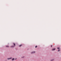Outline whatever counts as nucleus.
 Segmentation results:
<instances>
[{
    "mask_svg": "<svg viewBox=\"0 0 61 61\" xmlns=\"http://www.w3.org/2000/svg\"><path fill=\"white\" fill-rule=\"evenodd\" d=\"M22 46V45H20L19 46V47H21Z\"/></svg>",
    "mask_w": 61,
    "mask_h": 61,
    "instance_id": "0eeeda50",
    "label": "nucleus"
},
{
    "mask_svg": "<svg viewBox=\"0 0 61 61\" xmlns=\"http://www.w3.org/2000/svg\"><path fill=\"white\" fill-rule=\"evenodd\" d=\"M51 47H52V45H51Z\"/></svg>",
    "mask_w": 61,
    "mask_h": 61,
    "instance_id": "2eb2a0df",
    "label": "nucleus"
},
{
    "mask_svg": "<svg viewBox=\"0 0 61 61\" xmlns=\"http://www.w3.org/2000/svg\"><path fill=\"white\" fill-rule=\"evenodd\" d=\"M25 57V56H22L21 57V58H24Z\"/></svg>",
    "mask_w": 61,
    "mask_h": 61,
    "instance_id": "9d476101",
    "label": "nucleus"
},
{
    "mask_svg": "<svg viewBox=\"0 0 61 61\" xmlns=\"http://www.w3.org/2000/svg\"><path fill=\"white\" fill-rule=\"evenodd\" d=\"M54 59H52L50 60L51 61H54Z\"/></svg>",
    "mask_w": 61,
    "mask_h": 61,
    "instance_id": "423d86ee",
    "label": "nucleus"
},
{
    "mask_svg": "<svg viewBox=\"0 0 61 61\" xmlns=\"http://www.w3.org/2000/svg\"><path fill=\"white\" fill-rule=\"evenodd\" d=\"M7 60H11V59H12V57H11L10 58H7Z\"/></svg>",
    "mask_w": 61,
    "mask_h": 61,
    "instance_id": "f03ea898",
    "label": "nucleus"
},
{
    "mask_svg": "<svg viewBox=\"0 0 61 61\" xmlns=\"http://www.w3.org/2000/svg\"><path fill=\"white\" fill-rule=\"evenodd\" d=\"M60 51V50H59H59H58V52H59Z\"/></svg>",
    "mask_w": 61,
    "mask_h": 61,
    "instance_id": "f8f14e48",
    "label": "nucleus"
},
{
    "mask_svg": "<svg viewBox=\"0 0 61 61\" xmlns=\"http://www.w3.org/2000/svg\"><path fill=\"white\" fill-rule=\"evenodd\" d=\"M11 60L12 61H14V60H15V58H12V60Z\"/></svg>",
    "mask_w": 61,
    "mask_h": 61,
    "instance_id": "39448f33",
    "label": "nucleus"
},
{
    "mask_svg": "<svg viewBox=\"0 0 61 61\" xmlns=\"http://www.w3.org/2000/svg\"><path fill=\"white\" fill-rule=\"evenodd\" d=\"M15 47V46H11V47H12V48H14Z\"/></svg>",
    "mask_w": 61,
    "mask_h": 61,
    "instance_id": "7ed1b4c3",
    "label": "nucleus"
},
{
    "mask_svg": "<svg viewBox=\"0 0 61 61\" xmlns=\"http://www.w3.org/2000/svg\"><path fill=\"white\" fill-rule=\"evenodd\" d=\"M56 50V49L55 48H54V49H52V51H54Z\"/></svg>",
    "mask_w": 61,
    "mask_h": 61,
    "instance_id": "20e7f679",
    "label": "nucleus"
},
{
    "mask_svg": "<svg viewBox=\"0 0 61 61\" xmlns=\"http://www.w3.org/2000/svg\"><path fill=\"white\" fill-rule=\"evenodd\" d=\"M13 44H14V46H15V43H13Z\"/></svg>",
    "mask_w": 61,
    "mask_h": 61,
    "instance_id": "1a4fd4ad",
    "label": "nucleus"
},
{
    "mask_svg": "<svg viewBox=\"0 0 61 61\" xmlns=\"http://www.w3.org/2000/svg\"><path fill=\"white\" fill-rule=\"evenodd\" d=\"M6 47H9V46H6Z\"/></svg>",
    "mask_w": 61,
    "mask_h": 61,
    "instance_id": "6e6552de",
    "label": "nucleus"
},
{
    "mask_svg": "<svg viewBox=\"0 0 61 61\" xmlns=\"http://www.w3.org/2000/svg\"><path fill=\"white\" fill-rule=\"evenodd\" d=\"M57 49H59V48H57Z\"/></svg>",
    "mask_w": 61,
    "mask_h": 61,
    "instance_id": "ddd939ff",
    "label": "nucleus"
},
{
    "mask_svg": "<svg viewBox=\"0 0 61 61\" xmlns=\"http://www.w3.org/2000/svg\"><path fill=\"white\" fill-rule=\"evenodd\" d=\"M36 53V51H33L31 52V54H34Z\"/></svg>",
    "mask_w": 61,
    "mask_h": 61,
    "instance_id": "f257e3e1",
    "label": "nucleus"
},
{
    "mask_svg": "<svg viewBox=\"0 0 61 61\" xmlns=\"http://www.w3.org/2000/svg\"><path fill=\"white\" fill-rule=\"evenodd\" d=\"M37 47V46H36L35 47V48H36Z\"/></svg>",
    "mask_w": 61,
    "mask_h": 61,
    "instance_id": "9b49d317",
    "label": "nucleus"
},
{
    "mask_svg": "<svg viewBox=\"0 0 61 61\" xmlns=\"http://www.w3.org/2000/svg\"><path fill=\"white\" fill-rule=\"evenodd\" d=\"M15 60H16V59H17L16 58H15Z\"/></svg>",
    "mask_w": 61,
    "mask_h": 61,
    "instance_id": "4468645a",
    "label": "nucleus"
}]
</instances>
